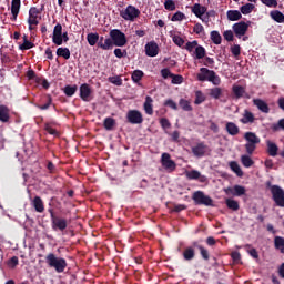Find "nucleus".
<instances>
[{
	"mask_svg": "<svg viewBox=\"0 0 284 284\" xmlns=\"http://www.w3.org/2000/svg\"><path fill=\"white\" fill-rule=\"evenodd\" d=\"M145 54L146 57H156L159 54V44L156 42H148L145 44Z\"/></svg>",
	"mask_w": 284,
	"mask_h": 284,
	"instance_id": "obj_18",
	"label": "nucleus"
},
{
	"mask_svg": "<svg viewBox=\"0 0 284 284\" xmlns=\"http://www.w3.org/2000/svg\"><path fill=\"white\" fill-rule=\"evenodd\" d=\"M253 104L257 106V110L260 112H263V114H270V104L265 102L262 99H253Z\"/></svg>",
	"mask_w": 284,
	"mask_h": 284,
	"instance_id": "obj_19",
	"label": "nucleus"
},
{
	"mask_svg": "<svg viewBox=\"0 0 284 284\" xmlns=\"http://www.w3.org/2000/svg\"><path fill=\"white\" fill-rule=\"evenodd\" d=\"M126 121L131 125H141L143 123V113L139 110H129L126 112Z\"/></svg>",
	"mask_w": 284,
	"mask_h": 284,
	"instance_id": "obj_9",
	"label": "nucleus"
},
{
	"mask_svg": "<svg viewBox=\"0 0 284 284\" xmlns=\"http://www.w3.org/2000/svg\"><path fill=\"white\" fill-rule=\"evenodd\" d=\"M224 192L227 196H244L246 190L245 186L236 184L233 187L229 186L224 189Z\"/></svg>",
	"mask_w": 284,
	"mask_h": 284,
	"instance_id": "obj_12",
	"label": "nucleus"
},
{
	"mask_svg": "<svg viewBox=\"0 0 284 284\" xmlns=\"http://www.w3.org/2000/svg\"><path fill=\"white\" fill-rule=\"evenodd\" d=\"M185 176L189 179V181H199V178H201V172L197 170H191L185 173Z\"/></svg>",
	"mask_w": 284,
	"mask_h": 284,
	"instance_id": "obj_36",
	"label": "nucleus"
},
{
	"mask_svg": "<svg viewBox=\"0 0 284 284\" xmlns=\"http://www.w3.org/2000/svg\"><path fill=\"white\" fill-rule=\"evenodd\" d=\"M193 247H196V250L200 251L203 261H210V252L207 251V248L201 245L197 241L193 242Z\"/></svg>",
	"mask_w": 284,
	"mask_h": 284,
	"instance_id": "obj_21",
	"label": "nucleus"
},
{
	"mask_svg": "<svg viewBox=\"0 0 284 284\" xmlns=\"http://www.w3.org/2000/svg\"><path fill=\"white\" fill-rule=\"evenodd\" d=\"M192 200L194 201L195 205H206L210 206L214 201L209 195H205L203 191H196L193 193Z\"/></svg>",
	"mask_w": 284,
	"mask_h": 284,
	"instance_id": "obj_8",
	"label": "nucleus"
},
{
	"mask_svg": "<svg viewBox=\"0 0 284 284\" xmlns=\"http://www.w3.org/2000/svg\"><path fill=\"white\" fill-rule=\"evenodd\" d=\"M196 48H199V41L196 40H193L192 42H186L185 44V50H187V52H194Z\"/></svg>",
	"mask_w": 284,
	"mask_h": 284,
	"instance_id": "obj_49",
	"label": "nucleus"
},
{
	"mask_svg": "<svg viewBox=\"0 0 284 284\" xmlns=\"http://www.w3.org/2000/svg\"><path fill=\"white\" fill-rule=\"evenodd\" d=\"M196 78L197 81H210L213 85H221V77H219L214 70L207 68H201Z\"/></svg>",
	"mask_w": 284,
	"mask_h": 284,
	"instance_id": "obj_2",
	"label": "nucleus"
},
{
	"mask_svg": "<svg viewBox=\"0 0 284 284\" xmlns=\"http://www.w3.org/2000/svg\"><path fill=\"white\" fill-rule=\"evenodd\" d=\"M21 10V0H12L11 1V12L19 13Z\"/></svg>",
	"mask_w": 284,
	"mask_h": 284,
	"instance_id": "obj_50",
	"label": "nucleus"
},
{
	"mask_svg": "<svg viewBox=\"0 0 284 284\" xmlns=\"http://www.w3.org/2000/svg\"><path fill=\"white\" fill-rule=\"evenodd\" d=\"M171 83H173V85H181V83H183V75L181 74H174L171 75Z\"/></svg>",
	"mask_w": 284,
	"mask_h": 284,
	"instance_id": "obj_53",
	"label": "nucleus"
},
{
	"mask_svg": "<svg viewBox=\"0 0 284 284\" xmlns=\"http://www.w3.org/2000/svg\"><path fill=\"white\" fill-rule=\"evenodd\" d=\"M87 41L89 45H97L99 43V33H88Z\"/></svg>",
	"mask_w": 284,
	"mask_h": 284,
	"instance_id": "obj_40",
	"label": "nucleus"
},
{
	"mask_svg": "<svg viewBox=\"0 0 284 284\" xmlns=\"http://www.w3.org/2000/svg\"><path fill=\"white\" fill-rule=\"evenodd\" d=\"M274 247L278 250L281 254H284V237L283 236H275L274 237Z\"/></svg>",
	"mask_w": 284,
	"mask_h": 284,
	"instance_id": "obj_31",
	"label": "nucleus"
},
{
	"mask_svg": "<svg viewBox=\"0 0 284 284\" xmlns=\"http://www.w3.org/2000/svg\"><path fill=\"white\" fill-rule=\"evenodd\" d=\"M182 256L184 261H194L196 257V246H194V242H192V245L184 248Z\"/></svg>",
	"mask_w": 284,
	"mask_h": 284,
	"instance_id": "obj_14",
	"label": "nucleus"
},
{
	"mask_svg": "<svg viewBox=\"0 0 284 284\" xmlns=\"http://www.w3.org/2000/svg\"><path fill=\"white\" fill-rule=\"evenodd\" d=\"M152 103H154V100L152 99V97L146 95L145 101H144V112L146 114H149L150 116H152L154 114V109Z\"/></svg>",
	"mask_w": 284,
	"mask_h": 284,
	"instance_id": "obj_23",
	"label": "nucleus"
},
{
	"mask_svg": "<svg viewBox=\"0 0 284 284\" xmlns=\"http://www.w3.org/2000/svg\"><path fill=\"white\" fill-rule=\"evenodd\" d=\"M235 99H242L245 95V88L241 85H233L232 88Z\"/></svg>",
	"mask_w": 284,
	"mask_h": 284,
	"instance_id": "obj_34",
	"label": "nucleus"
},
{
	"mask_svg": "<svg viewBox=\"0 0 284 284\" xmlns=\"http://www.w3.org/2000/svg\"><path fill=\"white\" fill-rule=\"evenodd\" d=\"M179 105L182 108V110H184V112H192V104H190V101L180 99Z\"/></svg>",
	"mask_w": 284,
	"mask_h": 284,
	"instance_id": "obj_43",
	"label": "nucleus"
},
{
	"mask_svg": "<svg viewBox=\"0 0 284 284\" xmlns=\"http://www.w3.org/2000/svg\"><path fill=\"white\" fill-rule=\"evenodd\" d=\"M143 77H145V73H143L142 70H134L131 75V79H132L133 83H140L141 79H143Z\"/></svg>",
	"mask_w": 284,
	"mask_h": 284,
	"instance_id": "obj_35",
	"label": "nucleus"
},
{
	"mask_svg": "<svg viewBox=\"0 0 284 284\" xmlns=\"http://www.w3.org/2000/svg\"><path fill=\"white\" fill-rule=\"evenodd\" d=\"M32 48H34V43H32L30 40H27L19 45V50H32Z\"/></svg>",
	"mask_w": 284,
	"mask_h": 284,
	"instance_id": "obj_56",
	"label": "nucleus"
},
{
	"mask_svg": "<svg viewBox=\"0 0 284 284\" xmlns=\"http://www.w3.org/2000/svg\"><path fill=\"white\" fill-rule=\"evenodd\" d=\"M241 162H242V165H244V168H252L254 165V160H252L250 155H242Z\"/></svg>",
	"mask_w": 284,
	"mask_h": 284,
	"instance_id": "obj_45",
	"label": "nucleus"
},
{
	"mask_svg": "<svg viewBox=\"0 0 284 284\" xmlns=\"http://www.w3.org/2000/svg\"><path fill=\"white\" fill-rule=\"evenodd\" d=\"M164 8L169 10V12H174V10H176V3L174 0H165Z\"/></svg>",
	"mask_w": 284,
	"mask_h": 284,
	"instance_id": "obj_48",
	"label": "nucleus"
},
{
	"mask_svg": "<svg viewBox=\"0 0 284 284\" xmlns=\"http://www.w3.org/2000/svg\"><path fill=\"white\" fill-rule=\"evenodd\" d=\"M183 19H185V13L178 11L172 16L171 21H183Z\"/></svg>",
	"mask_w": 284,
	"mask_h": 284,
	"instance_id": "obj_58",
	"label": "nucleus"
},
{
	"mask_svg": "<svg viewBox=\"0 0 284 284\" xmlns=\"http://www.w3.org/2000/svg\"><path fill=\"white\" fill-rule=\"evenodd\" d=\"M37 14H39V10H37V8H31L29 11V19H28V23H29V30H34V27L32 26H39V20L37 19Z\"/></svg>",
	"mask_w": 284,
	"mask_h": 284,
	"instance_id": "obj_17",
	"label": "nucleus"
},
{
	"mask_svg": "<svg viewBox=\"0 0 284 284\" xmlns=\"http://www.w3.org/2000/svg\"><path fill=\"white\" fill-rule=\"evenodd\" d=\"M160 125L161 128H163V130H168V128H171L172 124L170 123V120H168V118H161Z\"/></svg>",
	"mask_w": 284,
	"mask_h": 284,
	"instance_id": "obj_60",
	"label": "nucleus"
},
{
	"mask_svg": "<svg viewBox=\"0 0 284 284\" xmlns=\"http://www.w3.org/2000/svg\"><path fill=\"white\" fill-rule=\"evenodd\" d=\"M161 165L166 170V172H174V170H176V162L172 160L170 153H162Z\"/></svg>",
	"mask_w": 284,
	"mask_h": 284,
	"instance_id": "obj_10",
	"label": "nucleus"
},
{
	"mask_svg": "<svg viewBox=\"0 0 284 284\" xmlns=\"http://www.w3.org/2000/svg\"><path fill=\"white\" fill-rule=\"evenodd\" d=\"M207 52L205 51V49L203 48V45H197L195 48L194 54H195V59H205V54Z\"/></svg>",
	"mask_w": 284,
	"mask_h": 284,
	"instance_id": "obj_44",
	"label": "nucleus"
},
{
	"mask_svg": "<svg viewBox=\"0 0 284 284\" xmlns=\"http://www.w3.org/2000/svg\"><path fill=\"white\" fill-rule=\"evenodd\" d=\"M225 204L229 207V210H233V212H237V210L240 207L239 202L236 200H232V199H226Z\"/></svg>",
	"mask_w": 284,
	"mask_h": 284,
	"instance_id": "obj_42",
	"label": "nucleus"
},
{
	"mask_svg": "<svg viewBox=\"0 0 284 284\" xmlns=\"http://www.w3.org/2000/svg\"><path fill=\"white\" fill-rule=\"evenodd\" d=\"M172 41L179 48H183V45L185 44V40L183 38H181L180 36H173Z\"/></svg>",
	"mask_w": 284,
	"mask_h": 284,
	"instance_id": "obj_54",
	"label": "nucleus"
},
{
	"mask_svg": "<svg viewBox=\"0 0 284 284\" xmlns=\"http://www.w3.org/2000/svg\"><path fill=\"white\" fill-rule=\"evenodd\" d=\"M231 52L233 54V57H241V45L239 44H234L232 48H231Z\"/></svg>",
	"mask_w": 284,
	"mask_h": 284,
	"instance_id": "obj_61",
	"label": "nucleus"
},
{
	"mask_svg": "<svg viewBox=\"0 0 284 284\" xmlns=\"http://www.w3.org/2000/svg\"><path fill=\"white\" fill-rule=\"evenodd\" d=\"M270 17L273 21H276V23H284V14L278 10L271 11Z\"/></svg>",
	"mask_w": 284,
	"mask_h": 284,
	"instance_id": "obj_29",
	"label": "nucleus"
},
{
	"mask_svg": "<svg viewBox=\"0 0 284 284\" xmlns=\"http://www.w3.org/2000/svg\"><path fill=\"white\" fill-rule=\"evenodd\" d=\"M114 125H116V120L114 118H105L103 121V128L108 132L114 130Z\"/></svg>",
	"mask_w": 284,
	"mask_h": 284,
	"instance_id": "obj_30",
	"label": "nucleus"
},
{
	"mask_svg": "<svg viewBox=\"0 0 284 284\" xmlns=\"http://www.w3.org/2000/svg\"><path fill=\"white\" fill-rule=\"evenodd\" d=\"M110 83H113V85H123V80L119 75L116 77H110L109 78Z\"/></svg>",
	"mask_w": 284,
	"mask_h": 284,
	"instance_id": "obj_59",
	"label": "nucleus"
},
{
	"mask_svg": "<svg viewBox=\"0 0 284 284\" xmlns=\"http://www.w3.org/2000/svg\"><path fill=\"white\" fill-rule=\"evenodd\" d=\"M211 41H213L215 45H221L223 38L221 37V33H219V31H211Z\"/></svg>",
	"mask_w": 284,
	"mask_h": 284,
	"instance_id": "obj_39",
	"label": "nucleus"
},
{
	"mask_svg": "<svg viewBox=\"0 0 284 284\" xmlns=\"http://www.w3.org/2000/svg\"><path fill=\"white\" fill-rule=\"evenodd\" d=\"M225 130L227 134H230L231 136H236V134L241 132V130L239 129V125H236V123L234 122H227L225 125Z\"/></svg>",
	"mask_w": 284,
	"mask_h": 284,
	"instance_id": "obj_25",
	"label": "nucleus"
},
{
	"mask_svg": "<svg viewBox=\"0 0 284 284\" xmlns=\"http://www.w3.org/2000/svg\"><path fill=\"white\" fill-rule=\"evenodd\" d=\"M0 121L2 123H8L10 121V109L7 105H0Z\"/></svg>",
	"mask_w": 284,
	"mask_h": 284,
	"instance_id": "obj_22",
	"label": "nucleus"
},
{
	"mask_svg": "<svg viewBox=\"0 0 284 284\" xmlns=\"http://www.w3.org/2000/svg\"><path fill=\"white\" fill-rule=\"evenodd\" d=\"M45 261H47V265L55 270L58 274H63V272H65V267H68V262L65 261V258L57 257L54 253H49L45 256Z\"/></svg>",
	"mask_w": 284,
	"mask_h": 284,
	"instance_id": "obj_1",
	"label": "nucleus"
},
{
	"mask_svg": "<svg viewBox=\"0 0 284 284\" xmlns=\"http://www.w3.org/2000/svg\"><path fill=\"white\" fill-rule=\"evenodd\" d=\"M80 99L84 102L92 101V88H90V84L83 83L80 85Z\"/></svg>",
	"mask_w": 284,
	"mask_h": 284,
	"instance_id": "obj_13",
	"label": "nucleus"
},
{
	"mask_svg": "<svg viewBox=\"0 0 284 284\" xmlns=\"http://www.w3.org/2000/svg\"><path fill=\"white\" fill-rule=\"evenodd\" d=\"M240 121L244 125H247V123H254V121H256V118H254V113H252V111L244 110L243 118Z\"/></svg>",
	"mask_w": 284,
	"mask_h": 284,
	"instance_id": "obj_24",
	"label": "nucleus"
},
{
	"mask_svg": "<svg viewBox=\"0 0 284 284\" xmlns=\"http://www.w3.org/2000/svg\"><path fill=\"white\" fill-rule=\"evenodd\" d=\"M210 97H212V99H221V97H223V89L219 87L211 89Z\"/></svg>",
	"mask_w": 284,
	"mask_h": 284,
	"instance_id": "obj_41",
	"label": "nucleus"
},
{
	"mask_svg": "<svg viewBox=\"0 0 284 284\" xmlns=\"http://www.w3.org/2000/svg\"><path fill=\"white\" fill-rule=\"evenodd\" d=\"M223 37L225 41H234V32L232 30L224 31Z\"/></svg>",
	"mask_w": 284,
	"mask_h": 284,
	"instance_id": "obj_62",
	"label": "nucleus"
},
{
	"mask_svg": "<svg viewBox=\"0 0 284 284\" xmlns=\"http://www.w3.org/2000/svg\"><path fill=\"white\" fill-rule=\"evenodd\" d=\"M244 139H245L246 143H254L256 145H258V143H261V138L256 136V133H254V132H246L244 134Z\"/></svg>",
	"mask_w": 284,
	"mask_h": 284,
	"instance_id": "obj_27",
	"label": "nucleus"
},
{
	"mask_svg": "<svg viewBox=\"0 0 284 284\" xmlns=\"http://www.w3.org/2000/svg\"><path fill=\"white\" fill-rule=\"evenodd\" d=\"M255 6L253 3H246L240 8V12L242 14H251V12L254 10Z\"/></svg>",
	"mask_w": 284,
	"mask_h": 284,
	"instance_id": "obj_46",
	"label": "nucleus"
},
{
	"mask_svg": "<svg viewBox=\"0 0 284 284\" xmlns=\"http://www.w3.org/2000/svg\"><path fill=\"white\" fill-rule=\"evenodd\" d=\"M9 267H17L19 265V257L13 256L8 262Z\"/></svg>",
	"mask_w": 284,
	"mask_h": 284,
	"instance_id": "obj_64",
	"label": "nucleus"
},
{
	"mask_svg": "<svg viewBox=\"0 0 284 284\" xmlns=\"http://www.w3.org/2000/svg\"><path fill=\"white\" fill-rule=\"evenodd\" d=\"M267 145V154L268 156H277L278 155V145L272 141L266 142Z\"/></svg>",
	"mask_w": 284,
	"mask_h": 284,
	"instance_id": "obj_28",
	"label": "nucleus"
},
{
	"mask_svg": "<svg viewBox=\"0 0 284 284\" xmlns=\"http://www.w3.org/2000/svg\"><path fill=\"white\" fill-rule=\"evenodd\" d=\"M192 12H193V14H195V17H197V19H201V17H203V14H206L207 7L201 6V3H195L192 7Z\"/></svg>",
	"mask_w": 284,
	"mask_h": 284,
	"instance_id": "obj_20",
	"label": "nucleus"
},
{
	"mask_svg": "<svg viewBox=\"0 0 284 284\" xmlns=\"http://www.w3.org/2000/svg\"><path fill=\"white\" fill-rule=\"evenodd\" d=\"M50 105H52V97L48 95L47 97V102L44 104H38L37 108L39 110H49Z\"/></svg>",
	"mask_w": 284,
	"mask_h": 284,
	"instance_id": "obj_51",
	"label": "nucleus"
},
{
	"mask_svg": "<svg viewBox=\"0 0 284 284\" xmlns=\"http://www.w3.org/2000/svg\"><path fill=\"white\" fill-rule=\"evenodd\" d=\"M247 30H250V21H240L233 24V32L235 37H237V39H241V37H245Z\"/></svg>",
	"mask_w": 284,
	"mask_h": 284,
	"instance_id": "obj_11",
	"label": "nucleus"
},
{
	"mask_svg": "<svg viewBox=\"0 0 284 284\" xmlns=\"http://www.w3.org/2000/svg\"><path fill=\"white\" fill-rule=\"evenodd\" d=\"M31 205L39 214H43V212H45V204H43V199H41L39 195L33 197Z\"/></svg>",
	"mask_w": 284,
	"mask_h": 284,
	"instance_id": "obj_16",
	"label": "nucleus"
},
{
	"mask_svg": "<svg viewBox=\"0 0 284 284\" xmlns=\"http://www.w3.org/2000/svg\"><path fill=\"white\" fill-rule=\"evenodd\" d=\"M140 16L141 11L132 4H129L125 10L120 11V17H122L124 21H134V19H138Z\"/></svg>",
	"mask_w": 284,
	"mask_h": 284,
	"instance_id": "obj_6",
	"label": "nucleus"
},
{
	"mask_svg": "<svg viewBox=\"0 0 284 284\" xmlns=\"http://www.w3.org/2000/svg\"><path fill=\"white\" fill-rule=\"evenodd\" d=\"M164 105L166 108H171V110H179V105L176 104V102H174V100L172 99H168L164 101Z\"/></svg>",
	"mask_w": 284,
	"mask_h": 284,
	"instance_id": "obj_57",
	"label": "nucleus"
},
{
	"mask_svg": "<svg viewBox=\"0 0 284 284\" xmlns=\"http://www.w3.org/2000/svg\"><path fill=\"white\" fill-rule=\"evenodd\" d=\"M48 212L51 219V227L54 232H57V230L60 232L68 230V220L54 215V209H49Z\"/></svg>",
	"mask_w": 284,
	"mask_h": 284,
	"instance_id": "obj_3",
	"label": "nucleus"
},
{
	"mask_svg": "<svg viewBox=\"0 0 284 284\" xmlns=\"http://www.w3.org/2000/svg\"><path fill=\"white\" fill-rule=\"evenodd\" d=\"M113 45H114V42L110 38H106L104 40V43L101 41L98 42V48H101V50H112Z\"/></svg>",
	"mask_w": 284,
	"mask_h": 284,
	"instance_id": "obj_32",
	"label": "nucleus"
},
{
	"mask_svg": "<svg viewBox=\"0 0 284 284\" xmlns=\"http://www.w3.org/2000/svg\"><path fill=\"white\" fill-rule=\"evenodd\" d=\"M205 101V94H203V91H195V105H201Z\"/></svg>",
	"mask_w": 284,
	"mask_h": 284,
	"instance_id": "obj_47",
	"label": "nucleus"
},
{
	"mask_svg": "<svg viewBox=\"0 0 284 284\" xmlns=\"http://www.w3.org/2000/svg\"><path fill=\"white\" fill-rule=\"evenodd\" d=\"M230 168L232 172L236 173V176H243V170H241V165H239V162L236 161L230 162Z\"/></svg>",
	"mask_w": 284,
	"mask_h": 284,
	"instance_id": "obj_37",
	"label": "nucleus"
},
{
	"mask_svg": "<svg viewBox=\"0 0 284 284\" xmlns=\"http://www.w3.org/2000/svg\"><path fill=\"white\" fill-rule=\"evenodd\" d=\"M63 34V26L61 23L55 24L53 29L52 42L54 45H61V36Z\"/></svg>",
	"mask_w": 284,
	"mask_h": 284,
	"instance_id": "obj_15",
	"label": "nucleus"
},
{
	"mask_svg": "<svg viewBox=\"0 0 284 284\" xmlns=\"http://www.w3.org/2000/svg\"><path fill=\"white\" fill-rule=\"evenodd\" d=\"M226 17L229 21H241L243 19V14L239 10H229Z\"/></svg>",
	"mask_w": 284,
	"mask_h": 284,
	"instance_id": "obj_26",
	"label": "nucleus"
},
{
	"mask_svg": "<svg viewBox=\"0 0 284 284\" xmlns=\"http://www.w3.org/2000/svg\"><path fill=\"white\" fill-rule=\"evenodd\" d=\"M205 28H203V24L201 23H195L193 27V32H195V34H201V32H204Z\"/></svg>",
	"mask_w": 284,
	"mask_h": 284,
	"instance_id": "obj_63",
	"label": "nucleus"
},
{
	"mask_svg": "<svg viewBox=\"0 0 284 284\" xmlns=\"http://www.w3.org/2000/svg\"><path fill=\"white\" fill-rule=\"evenodd\" d=\"M77 90H79V87L77 84H68L64 87L63 92L65 97H74V94H77Z\"/></svg>",
	"mask_w": 284,
	"mask_h": 284,
	"instance_id": "obj_33",
	"label": "nucleus"
},
{
	"mask_svg": "<svg viewBox=\"0 0 284 284\" xmlns=\"http://www.w3.org/2000/svg\"><path fill=\"white\" fill-rule=\"evenodd\" d=\"M110 38L113 41V44L118 48H123V45H126L128 38H125V33L119 29H113L110 31Z\"/></svg>",
	"mask_w": 284,
	"mask_h": 284,
	"instance_id": "obj_5",
	"label": "nucleus"
},
{
	"mask_svg": "<svg viewBox=\"0 0 284 284\" xmlns=\"http://www.w3.org/2000/svg\"><path fill=\"white\" fill-rule=\"evenodd\" d=\"M245 150H246V154H254V151L256 150V144L252 143V142H246L245 144Z\"/></svg>",
	"mask_w": 284,
	"mask_h": 284,
	"instance_id": "obj_55",
	"label": "nucleus"
},
{
	"mask_svg": "<svg viewBox=\"0 0 284 284\" xmlns=\"http://www.w3.org/2000/svg\"><path fill=\"white\" fill-rule=\"evenodd\" d=\"M191 152L196 159H203V156L212 154V149L204 141H201L191 148Z\"/></svg>",
	"mask_w": 284,
	"mask_h": 284,
	"instance_id": "obj_4",
	"label": "nucleus"
},
{
	"mask_svg": "<svg viewBox=\"0 0 284 284\" xmlns=\"http://www.w3.org/2000/svg\"><path fill=\"white\" fill-rule=\"evenodd\" d=\"M263 6H266V8H278V1L277 0H260Z\"/></svg>",
	"mask_w": 284,
	"mask_h": 284,
	"instance_id": "obj_52",
	"label": "nucleus"
},
{
	"mask_svg": "<svg viewBox=\"0 0 284 284\" xmlns=\"http://www.w3.org/2000/svg\"><path fill=\"white\" fill-rule=\"evenodd\" d=\"M271 194L277 207H284V190L278 185L271 186Z\"/></svg>",
	"mask_w": 284,
	"mask_h": 284,
	"instance_id": "obj_7",
	"label": "nucleus"
},
{
	"mask_svg": "<svg viewBox=\"0 0 284 284\" xmlns=\"http://www.w3.org/2000/svg\"><path fill=\"white\" fill-rule=\"evenodd\" d=\"M57 57H62V59H70V49L68 48H58L57 49Z\"/></svg>",
	"mask_w": 284,
	"mask_h": 284,
	"instance_id": "obj_38",
	"label": "nucleus"
}]
</instances>
